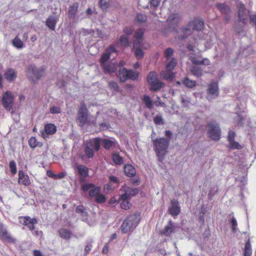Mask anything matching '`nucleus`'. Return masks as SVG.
<instances>
[{"label":"nucleus","mask_w":256,"mask_h":256,"mask_svg":"<svg viewBox=\"0 0 256 256\" xmlns=\"http://www.w3.org/2000/svg\"><path fill=\"white\" fill-rule=\"evenodd\" d=\"M152 142L154 146V150L156 154L158 160L162 161L164 158L170 145L169 140L164 138L153 139L152 137Z\"/></svg>","instance_id":"nucleus-1"},{"label":"nucleus","mask_w":256,"mask_h":256,"mask_svg":"<svg viewBox=\"0 0 256 256\" xmlns=\"http://www.w3.org/2000/svg\"><path fill=\"white\" fill-rule=\"evenodd\" d=\"M140 220V214H134L128 216L122 223L120 229L122 233L126 234L132 230L138 224Z\"/></svg>","instance_id":"nucleus-2"},{"label":"nucleus","mask_w":256,"mask_h":256,"mask_svg":"<svg viewBox=\"0 0 256 256\" xmlns=\"http://www.w3.org/2000/svg\"><path fill=\"white\" fill-rule=\"evenodd\" d=\"M44 72L43 67L37 68L34 65H30L27 68L26 73L30 80L34 83L37 82Z\"/></svg>","instance_id":"nucleus-3"},{"label":"nucleus","mask_w":256,"mask_h":256,"mask_svg":"<svg viewBox=\"0 0 256 256\" xmlns=\"http://www.w3.org/2000/svg\"><path fill=\"white\" fill-rule=\"evenodd\" d=\"M210 138L214 140H218L220 138V129L216 122H210L208 124Z\"/></svg>","instance_id":"nucleus-4"},{"label":"nucleus","mask_w":256,"mask_h":256,"mask_svg":"<svg viewBox=\"0 0 256 256\" xmlns=\"http://www.w3.org/2000/svg\"><path fill=\"white\" fill-rule=\"evenodd\" d=\"M14 96L11 92L6 91L3 94L2 102L6 110L9 111L12 108Z\"/></svg>","instance_id":"nucleus-5"},{"label":"nucleus","mask_w":256,"mask_h":256,"mask_svg":"<svg viewBox=\"0 0 256 256\" xmlns=\"http://www.w3.org/2000/svg\"><path fill=\"white\" fill-rule=\"evenodd\" d=\"M78 121L82 126L84 125L88 121V109L85 104L81 105L78 112Z\"/></svg>","instance_id":"nucleus-6"},{"label":"nucleus","mask_w":256,"mask_h":256,"mask_svg":"<svg viewBox=\"0 0 256 256\" xmlns=\"http://www.w3.org/2000/svg\"><path fill=\"white\" fill-rule=\"evenodd\" d=\"M218 95V84L216 82H212L208 86V98L212 100L216 98Z\"/></svg>","instance_id":"nucleus-7"},{"label":"nucleus","mask_w":256,"mask_h":256,"mask_svg":"<svg viewBox=\"0 0 256 256\" xmlns=\"http://www.w3.org/2000/svg\"><path fill=\"white\" fill-rule=\"evenodd\" d=\"M188 26L191 28L192 30L200 31L204 28V24L202 19L194 18L188 23Z\"/></svg>","instance_id":"nucleus-8"},{"label":"nucleus","mask_w":256,"mask_h":256,"mask_svg":"<svg viewBox=\"0 0 256 256\" xmlns=\"http://www.w3.org/2000/svg\"><path fill=\"white\" fill-rule=\"evenodd\" d=\"M20 222L22 224L27 226L31 231L34 230V224L38 223L36 218H32L28 216L21 217Z\"/></svg>","instance_id":"nucleus-9"},{"label":"nucleus","mask_w":256,"mask_h":256,"mask_svg":"<svg viewBox=\"0 0 256 256\" xmlns=\"http://www.w3.org/2000/svg\"><path fill=\"white\" fill-rule=\"evenodd\" d=\"M248 14L246 8L242 4H240L238 10V18L244 24H246L248 22Z\"/></svg>","instance_id":"nucleus-10"},{"label":"nucleus","mask_w":256,"mask_h":256,"mask_svg":"<svg viewBox=\"0 0 256 256\" xmlns=\"http://www.w3.org/2000/svg\"><path fill=\"white\" fill-rule=\"evenodd\" d=\"M169 213L173 216L178 215L180 212V208L178 202L176 200H172L170 202V206L168 208Z\"/></svg>","instance_id":"nucleus-11"},{"label":"nucleus","mask_w":256,"mask_h":256,"mask_svg":"<svg viewBox=\"0 0 256 256\" xmlns=\"http://www.w3.org/2000/svg\"><path fill=\"white\" fill-rule=\"evenodd\" d=\"M101 138L99 137L95 138L90 140L86 142V145L92 148L96 151H98L100 148Z\"/></svg>","instance_id":"nucleus-12"},{"label":"nucleus","mask_w":256,"mask_h":256,"mask_svg":"<svg viewBox=\"0 0 256 256\" xmlns=\"http://www.w3.org/2000/svg\"><path fill=\"white\" fill-rule=\"evenodd\" d=\"M4 76L8 82H13L17 77V74L15 70L9 68L6 70L4 72Z\"/></svg>","instance_id":"nucleus-13"},{"label":"nucleus","mask_w":256,"mask_h":256,"mask_svg":"<svg viewBox=\"0 0 256 256\" xmlns=\"http://www.w3.org/2000/svg\"><path fill=\"white\" fill-rule=\"evenodd\" d=\"M100 144L106 150H110L114 148L116 146V141L108 138H101Z\"/></svg>","instance_id":"nucleus-14"},{"label":"nucleus","mask_w":256,"mask_h":256,"mask_svg":"<svg viewBox=\"0 0 256 256\" xmlns=\"http://www.w3.org/2000/svg\"><path fill=\"white\" fill-rule=\"evenodd\" d=\"M0 238L8 242H14V240L12 238L6 230L4 227V226L0 224Z\"/></svg>","instance_id":"nucleus-15"},{"label":"nucleus","mask_w":256,"mask_h":256,"mask_svg":"<svg viewBox=\"0 0 256 256\" xmlns=\"http://www.w3.org/2000/svg\"><path fill=\"white\" fill-rule=\"evenodd\" d=\"M18 183L26 186H29L30 184L28 176L24 174L22 170L18 172Z\"/></svg>","instance_id":"nucleus-16"},{"label":"nucleus","mask_w":256,"mask_h":256,"mask_svg":"<svg viewBox=\"0 0 256 256\" xmlns=\"http://www.w3.org/2000/svg\"><path fill=\"white\" fill-rule=\"evenodd\" d=\"M174 224L172 220H170L168 224L165 226L164 230L162 232V234L166 236H170L174 232Z\"/></svg>","instance_id":"nucleus-17"},{"label":"nucleus","mask_w":256,"mask_h":256,"mask_svg":"<svg viewBox=\"0 0 256 256\" xmlns=\"http://www.w3.org/2000/svg\"><path fill=\"white\" fill-rule=\"evenodd\" d=\"M180 20V16L178 14H174L170 15L168 18V22L170 27L176 26Z\"/></svg>","instance_id":"nucleus-18"},{"label":"nucleus","mask_w":256,"mask_h":256,"mask_svg":"<svg viewBox=\"0 0 256 256\" xmlns=\"http://www.w3.org/2000/svg\"><path fill=\"white\" fill-rule=\"evenodd\" d=\"M57 23V20L54 16H50L46 21V26L50 30H54Z\"/></svg>","instance_id":"nucleus-19"},{"label":"nucleus","mask_w":256,"mask_h":256,"mask_svg":"<svg viewBox=\"0 0 256 256\" xmlns=\"http://www.w3.org/2000/svg\"><path fill=\"white\" fill-rule=\"evenodd\" d=\"M181 30L182 34L178 35V38L180 40L186 38L192 33V28L188 26V24L186 26L182 27Z\"/></svg>","instance_id":"nucleus-20"},{"label":"nucleus","mask_w":256,"mask_h":256,"mask_svg":"<svg viewBox=\"0 0 256 256\" xmlns=\"http://www.w3.org/2000/svg\"><path fill=\"white\" fill-rule=\"evenodd\" d=\"M124 170L125 174L130 178L134 176L136 173L134 166L131 164H126Z\"/></svg>","instance_id":"nucleus-21"},{"label":"nucleus","mask_w":256,"mask_h":256,"mask_svg":"<svg viewBox=\"0 0 256 256\" xmlns=\"http://www.w3.org/2000/svg\"><path fill=\"white\" fill-rule=\"evenodd\" d=\"M104 73L114 72L116 70V64L112 63H105L102 64Z\"/></svg>","instance_id":"nucleus-22"},{"label":"nucleus","mask_w":256,"mask_h":256,"mask_svg":"<svg viewBox=\"0 0 256 256\" xmlns=\"http://www.w3.org/2000/svg\"><path fill=\"white\" fill-rule=\"evenodd\" d=\"M28 145L32 149L36 147L42 148V144L38 142L36 137L32 136L28 140Z\"/></svg>","instance_id":"nucleus-23"},{"label":"nucleus","mask_w":256,"mask_h":256,"mask_svg":"<svg viewBox=\"0 0 256 256\" xmlns=\"http://www.w3.org/2000/svg\"><path fill=\"white\" fill-rule=\"evenodd\" d=\"M58 233L60 236L66 240H69L72 234V233L70 230L64 228L60 229L58 230Z\"/></svg>","instance_id":"nucleus-24"},{"label":"nucleus","mask_w":256,"mask_h":256,"mask_svg":"<svg viewBox=\"0 0 256 256\" xmlns=\"http://www.w3.org/2000/svg\"><path fill=\"white\" fill-rule=\"evenodd\" d=\"M216 6L218 10L222 12V14L227 15L230 12V8L224 3H217Z\"/></svg>","instance_id":"nucleus-25"},{"label":"nucleus","mask_w":256,"mask_h":256,"mask_svg":"<svg viewBox=\"0 0 256 256\" xmlns=\"http://www.w3.org/2000/svg\"><path fill=\"white\" fill-rule=\"evenodd\" d=\"M128 70L125 68L120 69L118 71V78L121 82H124L128 80Z\"/></svg>","instance_id":"nucleus-26"},{"label":"nucleus","mask_w":256,"mask_h":256,"mask_svg":"<svg viewBox=\"0 0 256 256\" xmlns=\"http://www.w3.org/2000/svg\"><path fill=\"white\" fill-rule=\"evenodd\" d=\"M190 72L194 76L198 78L200 77L203 74L202 69L200 66L196 65L192 66Z\"/></svg>","instance_id":"nucleus-27"},{"label":"nucleus","mask_w":256,"mask_h":256,"mask_svg":"<svg viewBox=\"0 0 256 256\" xmlns=\"http://www.w3.org/2000/svg\"><path fill=\"white\" fill-rule=\"evenodd\" d=\"M78 4L77 3L74 4L70 6L68 10V16L70 18H74L78 11Z\"/></svg>","instance_id":"nucleus-28"},{"label":"nucleus","mask_w":256,"mask_h":256,"mask_svg":"<svg viewBox=\"0 0 256 256\" xmlns=\"http://www.w3.org/2000/svg\"><path fill=\"white\" fill-rule=\"evenodd\" d=\"M192 64L196 66L200 65H204L205 66H207L210 64V61L208 58H204L202 60H198L197 58H194L192 60Z\"/></svg>","instance_id":"nucleus-29"},{"label":"nucleus","mask_w":256,"mask_h":256,"mask_svg":"<svg viewBox=\"0 0 256 256\" xmlns=\"http://www.w3.org/2000/svg\"><path fill=\"white\" fill-rule=\"evenodd\" d=\"M12 44L17 49H22L25 46L23 42L18 37V36H16V38L12 40Z\"/></svg>","instance_id":"nucleus-30"},{"label":"nucleus","mask_w":256,"mask_h":256,"mask_svg":"<svg viewBox=\"0 0 256 256\" xmlns=\"http://www.w3.org/2000/svg\"><path fill=\"white\" fill-rule=\"evenodd\" d=\"M177 64V60L175 58H172L170 60H167L166 68L168 72H172L176 67Z\"/></svg>","instance_id":"nucleus-31"},{"label":"nucleus","mask_w":256,"mask_h":256,"mask_svg":"<svg viewBox=\"0 0 256 256\" xmlns=\"http://www.w3.org/2000/svg\"><path fill=\"white\" fill-rule=\"evenodd\" d=\"M44 130L47 134H52L56 132V128L54 124H48L46 125Z\"/></svg>","instance_id":"nucleus-32"},{"label":"nucleus","mask_w":256,"mask_h":256,"mask_svg":"<svg viewBox=\"0 0 256 256\" xmlns=\"http://www.w3.org/2000/svg\"><path fill=\"white\" fill-rule=\"evenodd\" d=\"M77 170L79 174L84 177H86L88 174V169L83 165H78Z\"/></svg>","instance_id":"nucleus-33"},{"label":"nucleus","mask_w":256,"mask_h":256,"mask_svg":"<svg viewBox=\"0 0 256 256\" xmlns=\"http://www.w3.org/2000/svg\"><path fill=\"white\" fill-rule=\"evenodd\" d=\"M142 101L144 102L146 106L150 109L151 110L153 107V103L152 101V100L150 98L148 95H144L143 96L142 98Z\"/></svg>","instance_id":"nucleus-34"},{"label":"nucleus","mask_w":256,"mask_h":256,"mask_svg":"<svg viewBox=\"0 0 256 256\" xmlns=\"http://www.w3.org/2000/svg\"><path fill=\"white\" fill-rule=\"evenodd\" d=\"M162 84L163 83L158 80H155L150 84L151 86L150 90L152 91H156L159 90L162 87Z\"/></svg>","instance_id":"nucleus-35"},{"label":"nucleus","mask_w":256,"mask_h":256,"mask_svg":"<svg viewBox=\"0 0 256 256\" xmlns=\"http://www.w3.org/2000/svg\"><path fill=\"white\" fill-rule=\"evenodd\" d=\"M182 83L187 88H193L196 86V82L194 80H190L188 78H186L182 81Z\"/></svg>","instance_id":"nucleus-36"},{"label":"nucleus","mask_w":256,"mask_h":256,"mask_svg":"<svg viewBox=\"0 0 256 256\" xmlns=\"http://www.w3.org/2000/svg\"><path fill=\"white\" fill-rule=\"evenodd\" d=\"M157 80H158V78L156 73L154 71L150 72L147 76V81L148 84H150Z\"/></svg>","instance_id":"nucleus-37"},{"label":"nucleus","mask_w":256,"mask_h":256,"mask_svg":"<svg viewBox=\"0 0 256 256\" xmlns=\"http://www.w3.org/2000/svg\"><path fill=\"white\" fill-rule=\"evenodd\" d=\"M76 212L77 214H80L82 217H86L88 216V212L86 211V208L82 205L78 206L76 208Z\"/></svg>","instance_id":"nucleus-38"},{"label":"nucleus","mask_w":256,"mask_h":256,"mask_svg":"<svg viewBox=\"0 0 256 256\" xmlns=\"http://www.w3.org/2000/svg\"><path fill=\"white\" fill-rule=\"evenodd\" d=\"M112 160L118 165H121L124 163L123 158L116 153L112 154Z\"/></svg>","instance_id":"nucleus-39"},{"label":"nucleus","mask_w":256,"mask_h":256,"mask_svg":"<svg viewBox=\"0 0 256 256\" xmlns=\"http://www.w3.org/2000/svg\"><path fill=\"white\" fill-rule=\"evenodd\" d=\"M124 191L127 192L130 196H133L138 193L139 190L138 188H132L130 187H126Z\"/></svg>","instance_id":"nucleus-40"},{"label":"nucleus","mask_w":256,"mask_h":256,"mask_svg":"<svg viewBox=\"0 0 256 256\" xmlns=\"http://www.w3.org/2000/svg\"><path fill=\"white\" fill-rule=\"evenodd\" d=\"M252 248L250 240H248L245 244L244 250V256H250L252 254Z\"/></svg>","instance_id":"nucleus-41"},{"label":"nucleus","mask_w":256,"mask_h":256,"mask_svg":"<svg viewBox=\"0 0 256 256\" xmlns=\"http://www.w3.org/2000/svg\"><path fill=\"white\" fill-rule=\"evenodd\" d=\"M118 42L122 46H127L129 44V38L128 36L122 34L120 36Z\"/></svg>","instance_id":"nucleus-42"},{"label":"nucleus","mask_w":256,"mask_h":256,"mask_svg":"<svg viewBox=\"0 0 256 256\" xmlns=\"http://www.w3.org/2000/svg\"><path fill=\"white\" fill-rule=\"evenodd\" d=\"M218 190V188L216 186H212L210 188V190L208 194V197L210 200H212V199L213 196L216 194V192Z\"/></svg>","instance_id":"nucleus-43"},{"label":"nucleus","mask_w":256,"mask_h":256,"mask_svg":"<svg viewBox=\"0 0 256 256\" xmlns=\"http://www.w3.org/2000/svg\"><path fill=\"white\" fill-rule=\"evenodd\" d=\"M84 152L86 156L89 158H92L94 156V150L86 145L84 148Z\"/></svg>","instance_id":"nucleus-44"},{"label":"nucleus","mask_w":256,"mask_h":256,"mask_svg":"<svg viewBox=\"0 0 256 256\" xmlns=\"http://www.w3.org/2000/svg\"><path fill=\"white\" fill-rule=\"evenodd\" d=\"M110 0H100L99 6L102 10H106L110 6Z\"/></svg>","instance_id":"nucleus-45"},{"label":"nucleus","mask_w":256,"mask_h":256,"mask_svg":"<svg viewBox=\"0 0 256 256\" xmlns=\"http://www.w3.org/2000/svg\"><path fill=\"white\" fill-rule=\"evenodd\" d=\"M89 192V195L92 198L96 196L100 193V188L98 186H94L92 188Z\"/></svg>","instance_id":"nucleus-46"},{"label":"nucleus","mask_w":256,"mask_h":256,"mask_svg":"<svg viewBox=\"0 0 256 256\" xmlns=\"http://www.w3.org/2000/svg\"><path fill=\"white\" fill-rule=\"evenodd\" d=\"M136 22L140 23H143L146 22L148 20V17L146 15L139 13L136 15Z\"/></svg>","instance_id":"nucleus-47"},{"label":"nucleus","mask_w":256,"mask_h":256,"mask_svg":"<svg viewBox=\"0 0 256 256\" xmlns=\"http://www.w3.org/2000/svg\"><path fill=\"white\" fill-rule=\"evenodd\" d=\"M154 122L156 125H162L164 124V120L161 115H157L154 118Z\"/></svg>","instance_id":"nucleus-48"},{"label":"nucleus","mask_w":256,"mask_h":256,"mask_svg":"<svg viewBox=\"0 0 256 256\" xmlns=\"http://www.w3.org/2000/svg\"><path fill=\"white\" fill-rule=\"evenodd\" d=\"M93 242L94 240L92 238L88 239L86 240V246L84 248V252H86V254H87L90 251L92 247V244L93 243Z\"/></svg>","instance_id":"nucleus-49"},{"label":"nucleus","mask_w":256,"mask_h":256,"mask_svg":"<svg viewBox=\"0 0 256 256\" xmlns=\"http://www.w3.org/2000/svg\"><path fill=\"white\" fill-rule=\"evenodd\" d=\"M110 56L106 51L101 56L100 62L101 64L106 63V62L110 58Z\"/></svg>","instance_id":"nucleus-50"},{"label":"nucleus","mask_w":256,"mask_h":256,"mask_svg":"<svg viewBox=\"0 0 256 256\" xmlns=\"http://www.w3.org/2000/svg\"><path fill=\"white\" fill-rule=\"evenodd\" d=\"M94 30L92 29H86L82 28L80 30V34H82L84 36H86L89 34H94Z\"/></svg>","instance_id":"nucleus-51"},{"label":"nucleus","mask_w":256,"mask_h":256,"mask_svg":"<svg viewBox=\"0 0 256 256\" xmlns=\"http://www.w3.org/2000/svg\"><path fill=\"white\" fill-rule=\"evenodd\" d=\"M135 49V56L137 59H142L144 56V53L140 48H138Z\"/></svg>","instance_id":"nucleus-52"},{"label":"nucleus","mask_w":256,"mask_h":256,"mask_svg":"<svg viewBox=\"0 0 256 256\" xmlns=\"http://www.w3.org/2000/svg\"><path fill=\"white\" fill-rule=\"evenodd\" d=\"M138 76V74L136 72L132 70H128V80L130 79L132 80H136Z\"/></svg>","instance_id":"nucleus-53"},{"label":"nucleus","mask_w":256,"mask_h":256,"mask_svg":"<svg viewBox=\"0 0 256 256\" xmlns=\"http://www.w3.org/2000/svg\"><path fill=\"white\" fill-rule=\"evenodd\" d=\"M230 223L231 224L232 231L234 233H236L237 230V226H238V222H237L236 218L233 216L230 222Z\"/></svg>","instance_id":"nucleus-54"},{"label":"nucleus","mask_w":256,"mask_h":256,"mask_svg":"<svg viewBox=\"0 0 256 256\" xmlns=\"http://www.w3.org/2000/svg\"><path fill=\"white\" fill-rule=\"evenodd\" d=\"M230 144V148L232 149L239 150L241 148V146L238 142L234 141V140L228 142Z\"/></svg>","instance_id":"nucleus-55"},{"label":"nucleus","mask_w":256,"mask_h":256,"mask_svg":"<svg viewBox=\"0 0 256 256\" xmlns=\"http://www.w3.org/2000/svg\"><path fill=\"white\" fill-rule=\"evenodd\" d=\"M144 36V31L142 30L139 28L137 30L134 34L135 39L142 40Z\"/></svg>","instance_id":"nucleus-56"},{"label":"nucleus","mask_w":256,"mask_h":256,"mask_svg":"<svg viewBox=\"0 0 256 256\" xmlns=\"http://www.w3.org/2000/svg\"><path fill=\"white\" fill-rule=\"evenodd\" d=\"M50 112L52 114H58L61 113L62 110L59 106H53L50 108Z\"/></svg>","instance_id":"nucleus-57"},{"label":"nucleus","mask_w":256,"mask_h":256,"mask_svg":"<svg viewBox=\"0 0 256 256\" xmlns=\"http://www.w3.org/2000/svg\"><path fill=\"white\" fill-rule=\"evenodd\" d=\"M108 86L110 88L113 90L114 92L118 91V84L114 81H110L108 82Z\"/></svg>","instance_id":"nucleus-58"},{"label":"nucleus","mask_w":256,"mask_h":256,"mask_svg":"<svg viewBox=\"0 0 256 256\" xmlns=\"http://www.w3.org/2000/svg\"><path fill=\"white\" fill-rule=\"evenodd\" d=\"M10 171L12 174H16V163L14 160L10 161L9 164Z\"/></svg>","instance_id":"nucleus-59"},{"label":"nucleus","mask_w":256,"mask_h":256,"mask_svg":"<svg viewBox=\"0 0 256 256\" xmlns=\"http://www.w3.org/2000/svg\"><path fill=\"white\" fill-rule=\"evenodd\" d=\"M106 51L110 56L112 53H117L118 50H116L115 46L110 45L106 50Z\"/></svg>","instance_id":"nucleus-60"},{"label":"nucleus","mask_w":256,"mask_h":256,"mask_svg":"<svg viewBox=\"0 0 256 256\" xmlns=\"http://www.w3.org/2000/svg\"><path fill=\"white\" fill-rule=\"evenodd\" d=\"M164 54L165 57L167 58V60H168V58L173 54L174 50L170 48H167L164 50Z\"/></svg>","instance_id":"nucleus-61"},{"label":"nucleus","mask_w":256,"mask_h":256,"mask_svg":"<svg viewBox=\"0 0 256 256\" xmlns=\"http://www.w3.org/2000/svg\"><path fill=\"white\" fill-rule=\"evenodd\" d=\"M106 200V198L105 196L103 194H98L96 198V202L98 203H103L105 202Z\"/></svg>","instance_id":"nucleus-62"},{"label":"nucleus","mask_w":256,"mask_h":256,"mask_svg":"<svg viewBox=\"0 0 256 256\" xmlns=\"http://www.w3.org/2000/svg\"><path fill=\"white\" fill-rule=\"evenodd\" d=\"M94 187L92 184H84L82 186V189L84 192H86L92 188Z\"/></svg>","instance_id":"nucleus-63"},{"label":"nucleus","mask_w":256,"mask_h":256,"mask_svg":"<svg viewBox=\"0 0 256 256\" xmlns=\"http://www.w3.org/2000/svg\"><path fill=\"white\" fill-rule=\"evenodd\" d=\"M134 31V28L132 26H127L124 29V32L128 35L132 34Z\"/></svg>","instance_id":"nucleus-64"}]
</instances>
